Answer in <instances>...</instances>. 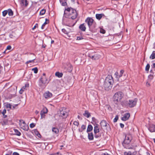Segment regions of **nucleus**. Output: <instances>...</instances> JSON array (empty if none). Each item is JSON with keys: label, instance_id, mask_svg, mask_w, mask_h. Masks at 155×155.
<instances>
[{"label": "nucleus", "instance_id": "1", "mask_svg": "<svg viewBox=\"0 0 155 155\" xmlns=\"http://www.w3.org/2000/svg\"><path fill=\"white\" fill-rule=\"evenodd\" d=\"M123 96V94L121 92L119 91L116 93L113 96L114 101L117 104V102L120 101Z\"/></svg>", "mask_w": 155, "mask_h": 155}, {"label": "nucleus", "instance_id": "2", "mask_svg": "<svg viewBox=\"0 0 155 155\" xmlns=\"http://www.w3.org/2000/svg\"><path fill=\"white\" fill-rule=\"evenodd\" d=\"M66 10L69 12L70 17L72 19H75L77 16V13L75 10L70 7L66 9Z\"/></svg>", "mask_w": 155, "mask_h": 155}, {"label": "nucleus", "instance_id": "3", "mask_svg": "<svg viewBox=\"0 0 155 155\" xmlns=\"http://www.w3.org/2000/svg\"><path fill=\"white\" fill-rule=\"evenodd\" d=\"M68 110L64 107L60 109L59 116L63 118H65L68 115Z\"/></svg>", "mask_w": 155, "mask_h": 155}, {"label": "nucleus", "instance_id": "4", "mask_svg": "<svg viewBox=\"0 0 155 155\" xmlns=\"http://www.w3.org/2000/svg\"><path fill=\"white\" fill-rule=\"evenodd\" d=\"M132 139L131 135L130 134H127L125 135V138L124 141L125 144H128L130 143Z\"/></svg>", "mask_w": 155, "mask_h": 155}, {"label": "nucleus", "instance_id": "5", "mask_svg": "<svg viewBox=\"0 0 155 155\" xmlns=\"http://www.w3.org/2000/svg\"><path fill=\"white\" fill-rule=\"evenodd\" d=\"M48 83L47 79L45 76H43L41 78L39 82V85L41 87L45 85Z\"/></svg>", "mask_w": 155, "mask_h": 155}, {"label": "nucleus", "instance_id": "6", "mask_svg": "<svg viewBox=\"0 0 155 155\" xmlns=\"http://www.w3.org/2000/svg\"><path fill=\"white\" fill-rule=\"evenodd\" d=\"M137 101V98H135L133 100H129L128 103L129 106L130 107H132L135 106Z\"/></svg>", "mask_w": 155, "mask_h": 155}, {"label": "nucleus", "instance_id": "7", "mask_svg": "<svg viewBox=\"0 0 155 155\" xmlns=\"http://www.w3.org/2000/svg\"><path fill=\"white\" fill-rule=\"evenodd\" d=\"M103 87L105 90L109 91L112 87V85L104 81Z\"/></svg>", "mask_w": 155, "mask_h": 155}, {"label": "nucleus", "instance_id": "8", "mask_svg": "<svg viewBox=\"0 0 155 155\" xmlns=\"http://www.w3.org/2000/svg\"><path fill=\"white\" fill-rule=\"evenodd\" d=\"M105 81L108 83L111 84H112L113 83V77L110 75H108L105 80Z\"/></svg>", "mask_w": 155, "mask_h": 155}, {"label": "nucleus", "instance_id": "9", "mask_svg": "<svg viewBox=\"0 0 155 155\" xmlns=\"http://www.w3.org/2000/svg\"><path fill=\"white\" fill-rule=\"evenodd\" d=\"M93 21V19L91 18H88L85 20V22L87 24L89 28L92 24Z\"/></svg>", "mask_w": 155, "mask_h": 155}, {"label": "nucleus", "instance_id": "10", "mask_svg": "<svg viewBox=\"0 0 155 155\" xmlns=\"http://www.w3.org/2000/svg\"><path fill=\"white\" fill-rule=\"evenodd\" d=\"M88 56L92 59L94 60H97L98 59H99L101 57L100 55L97 54H95L93 55L89 54Z\"/></svg>", "mask_w": 155, "mask_h": 155}, {"label": "nucleus", "instance_id": "11", "mask_svg": "<svg viewBox=\"0 0 155 155\" xmlns=\"http://www.w3.org/2000/svg\"><path fill=\"white\" fill-rule=\"evenodd\" d=\"M20 127L25 130H28V126L26 124H19Z\"/></svg>", "mask_w": 155, "mask_h": 155}, {"label": "nucleus", "instance_id": "12", "mask_svg": "<svg viewBox=\"0 0 155 155\" xmlns=\"http://www.w3.org/2000/svg\"><path fill=\"white\" fill-rule=\"evenodd\" d=\"M130 114L129 113H127L124 114L123 117L122 118V120L123 121H126L130 117Z\"/></svg>", "mask_w": 155, "mask_h": 155}, {"label": "nucleus", "instance_id": "13", "mask_svg": "<svg viewBox=\"0 0 155 155\" xmlns=\"http://www.w3.org/2000/svg\"><path fill=\"white\" fill-rule=\"evenodd\" d=\"M124 76H122L121 74H120L118 75V77H117V80L119 82H121L124 81L125 79V78H123Z\"/></svg>", "mask_w": 155, "mask_h": 155}, {"label": "nucleus", "instance_id": "14", "mask_svg": "<svg viewBox=\"0 0 155 155\" xmlns=\"http://www.w3.org/2000/svg\"><path fill=\"white\" fill-rule=\"evenodd\" d=\"M52 94L51 93L49 92V91L46 92L44 94V97L46 98H48L51 97L52 96Z\"/></svg>", "mask_w": 155, "mask_h": 155}, {"label": "nucleus", "instance_id": "15", "mask_svg": "<svg viewBox=\"0 0 155 155\" xmlns=\"http://www.w3.org/2000/svg\"><path fill=\"white\" fill-rule=\"evenodd\" d=\"M31 56L32 57V60H29L26 62L25 64H28L29 63H31L34 62V61L36 59L35 56L34 54H31Z\"/></svg>", "mask_w": 155, "mask_h": 155}, {"label": "nucleus", "instance_id": "16", "mask_svg": "<svg viewBox=\"0 0 155 155\" xmlns=\"http://www.w3.org/2000/svg\"><path fill=\"white\" fill-rule=\"evenodd\" d=\"M149 130L151 132H155V125L153 124L150 125Z\"/></svg>", "mask_w": 155, "mask_h": 155}, {"label": "nucleus", "instance_id": "17", "mask_svg": "<svg viewBox=\"0 0 155 155\" xmlns=\"http://www.w3.org/2000/svg\"><path fill=\"white\" fill-rule=\"evenodd\" d=\"M98 125L96 124L94 127V132L95 134L98 133L99 132Z\"/></svg>", "mask_w": 155, "mask_h": 155}, {"label": "nucleus", "instance_id": "18", "mask_svg": "<svg viewBox=\"0 0 155 155\" xmlns=\"http://www.w3.org/2000/svg\"><path fill=\"white\" fill-rule=\"evenodd\" d=\"M100 125L101 127H105L107 126V123L106 121L105 120H102L100 122Z\"/></svg>", "mask_w": 155, "mask_h": 155}, {"label": "nucleus", "instance_id": "19", "mask_svg": "<svg viewBox=\"0 0 155 155\" xmlns=\"http://www.w3.org/2000/svg\"><path fill=\"white\" fill-rule=\"evenodd\" d=\"M80 29L83 31H85L86 29V27L84 25V24H81L79 26Z\"/></svg>", "mask_w": 155, "mask_h": 155}, {"label": "nucleus", "instance_id": "20", "mask_svg": "<svg viewBox=\"0 0 155 155\" xmlns=\"http://www.w3.org/2000/svg\"><path fill=\"white\" fill-rule=\"evenodd\" d=\"M21 4L22 6L25 5V6H27L28 3L27 2V0H21Z\"/></svg>", "mask_w": 155, "mask_h": 155}, {"label": "nucleus", "instance_id": "21", "mask_svg": "<svg viewBox=\"0 0 155 155\" xmlns=\"http://www.w3.org/2000/svg\"><path fill=\"white\" fill-rule=\"evenodd\" d=\"M55 75L56 76L58 77V78H60L62 77L63 74L62 73L57 72L55 73Z\"/></svg>", "mask_w": 155, "mask_h": 155}, {"label": "nucleus", "instance_id": "22", "mask_svg": "<svg viewBox=\"0 0 155 155\" xmlns=\"http://www.w3.org/2000/svg\"><path fill=\"white\" fill-rule=\"evenodd\" d=\"M104 15L103 14H96V17L97 19L100 20Z\"/></svg>", "mask_w": 155, "mask_h": 155}, {"label": "nucleus", "instance_id": "23", "mask_svg": "<svg viewBox=\"0 0 155 155\" xmlns=\"http://www.w3.org/2000/svg\"><path fill=\"white\" fill-rule=\"evenodd\" d=\"M88 138L90 140H92L94 138L93 134L92 133H88Z\"/></svg>", "mask_w": 155, "mask_h": 155}, {"label": "nucleus", "instance_id": "24", "mask_svg": "<svg viewBox=\"0 0 155 155\" xmlns=\"http://www.w3.org/2000/svg\"><path fill=\"white\" fill-rule=\"evenodd\" d=\"M48 109L46 107H44L43 108V109L41 110V114H46L48 112Z\"/></svg>", "mask_w": 155, "mask_h": 155}, {"label": "nucleus", "instance_id": "25", "mask_svg": "<svg viewBox=\"0 0 155 155\" xmlns=\"http://www.w3.org/2000/svg\"><path fill=\"white\" fill-rule=\"evenodd\" d=\"M93 129V127L91 125H89L88 126L87 129V132H90Z\"/></svg>", "mask_w": 155, "mask_h": 155}, {"label": "nucleus", "instance_id": "26", "mask_svg": "<svg viewBox=\"0 0 155 155\" xmlns=\"http://www.w3.org/2000/svg\"><path fill=\"white\" fill-rule=\"evenodd\" d=\"M150 58L151 59L155 58V51H153L152 54L150 57Z\"/></svg>", "mask_w": 155, "mask_h": 155}, {"label": "nucleus", "instance_id": "27", "mask_svg": "<svg viewBox=\"0 0 155 155\" xmlns=\"http://www.w3.org/2000/svg\"><path fill=\"white\" fill-rule=\"evenodd\" d=\"M83 115L84 116L87 117V118L89 117L91 115L87 111H85V113Z\"/></svg>", "mask_w": 155, "mask_h": 155}, {"label": "nucleus", "instance_id": "28", "mask_svg": "<svg viewBox=\"0 0 155 155\" xmlns=\"http://www.w3.org/2000/svg\"><path fill=\"white\" fill-rule=\"evenodd\" d=\"M52 131L55 133V134H57L59 132V130L58 128L56 127H54L52 129Z\"/></svg>", "mask_w": 155, "mask_h": 155}, {"label": "nucleus", "instance_id": "29", "mask_svg": "<svg viewBox=\"0 0 155 155\" xmlns=\"http://www.w3.org/2000/svg\"><path fill=\"white\" fill-rule=\"evenodd\" d=\"M8 13L10 16H12L13 15V13L12 10L11 9H8Z\"/></svg>", "mask_w": 155, "mask_h": 155}, {"label": "nucleus", "instance_id": "30", "mask_svg": "<svg viewBox=\"0 0 155 155\" xmlns=\"http://www.w3.org/2000/svg\"><path fill=\"white\" fill-rule=\"evenodd\" d=\"M14 131L15 132V134L18 136H20L21 135V133L17 129H14Z\"/></svg>", "mask_w": 155, "mask_h": 155}, {"label": "nucleus", "instance_id": "31", "mask_svg": "<svg viewBox=\"0 0 155 155\" xmlns=\"http://www.w3.org/2000/svg\"><path fill=\"white\" fill-rule=\"evenodd\" d=\"M35 134L39 138L41 137V136L37 130H35Z\"/></svg>", "mask_w": 155, "mask_h": 155}, {"label": "nucleus", "instance_id": "32", "mask_svg": "<svg viewBox=\"0 0 155 155\" xmlns=\"http://www.w3.org/2000/svg\"><path fill=\"white\" fill-rule=\"evenodd\" d=\"M15 34L14 33H12L9 35V37L12 38H14L15 37Z\"/></svg>", "mask_w": 155, "mask_h": 155}, {"label": "nucleus", "instance_id": "33", "mask_svg": "<svg viewBox=\"0 0 155 155\" xmlns=\"http://www.w3.org/2000/svg\"><path fill=\"white\" fill-rule=\"evenodd\" d=\"M60 2L62 6H64L67 5V3L65 0L64 1L63 0H60Z\"/></svg>", "mask_w": 155, "mask_h": 155}, {"label": "nucleus", "instance_id": "34", "mask_svg": "<svg viewBox=\"0 0 155 155\" xmlns=\"http://www.w3.org/2000/svg\"><path fill=\"white\" fill-rule=\"evenodd\" d=\"M45 10L44 9H43L41 10V11H40V14L41 15H43L45 14Z\"/></svg>", "mask_w": 155, "mask_h": 155}, {"label": "nucleus", "instance_id": "35", "mask_svg": "<svg viewBox=\"0 0 155 155\" xmlns=\"http://www.w3.org/2000/svg\"><path fill=\"white\" fill-rule=\"evenodd\" d=\"M72 70V67L70 64L68 65V71L71 72Z\"/></svg>", "mask_w": 155, "mask_h": 155}, {"label": "nucleus", "instance_id": "36", "mask_svg": "<svg viewBox=\"0 0 155 155\" xmlns=\"http://www.w3.org/2000/svg\"><path fill=\"white\" fill-rule=\"evenodd\" d=\"M29 87L28 84H26L24 86H23L21 88L23 91L25 89L26 87Z\"/></svg>", "mask_w": 155, "mask_h": 155}, {"label": "nucleus", "instance_id": "37", "mask_svg": "<svg viewBox=\"0 0 155 155\" xmlns=\"http://www.w3.org/2000/svg\"><path fill=\"white\" fill-rule=\"evenodd\" d=\"M32 70L34 71V72L35 74H36L38 72V69L37 68H32Z\"/></svg>", "mask_w": 155, "mask_h": 155}, {"label": "nucleus", "instance_id": "38", "mask_svg": "<svg viewBox=\"0 0 155 155\" xmlns=\"http://www.w3.org/2000/svg\"><path fill=\"white\" fill-rule=\"evenodd\" d=\"M8 13V10H5L2 12V15L4 17Z\"/></svg>", "mask_w": 155, "mask_h": 155}, {"label": "nucleus", "instance_id": "39", "mask_svg": "<svg viewBox=\"0 0 155 155\" xmlns=\"http://www.w3.org/2000/svg\"><path fill=\"white\" fill-rule=\"evenodd\" d=\"M150 64H147L146 67V68H145V70L146 71H148L149 70V68H150Z\"/></svg>", "mask_w": 155, "mask_h": 155}, {"label": "nucleus", "instance_id": "40", "mask_svg": "<svg viewBox=\"0 0 155 155\" xmlns=\"http://www.w3.org/2000/svg\"><path fill=\"white\" fill-rule=\"evenodd\" d=\"M100 32L103 34H105V30L102 28H101L100 31Z\"/></svg>", "mask_w": 155, "mask_h": 155}, {"label": "nucleus", "instance_id": "41", "mask_svg": "<svg viewBox=\"0 0 155 155\" xmlns=\"http://www.w3.org/2000/svg\"><path fill=\"white\" fill-rule=\"evenodd\" d=\"M118 119V115H116L114 120V122L115 123L117 122Z\"/></svg>", "mask_w": 155, "mask_h": 155}, {"label": "nucleus", "instance_id": "42", "mask_svg": "<svg viewBox=\"0 0 155 155\" xmlns=\"http://www.w3.org/2000/svg\"><path fill=\"white\" fill-rule=\"evenodd\" d=\"M124 155H132L131 153L130 152H125L124 153Z\"/></svg>", "mask_w": 155, "mask_h": 155}, {"label": "nucleus", "instance_id": "43", "mask_svg": "<svg viewBox=\"0 0 155 155\" xmlns=\"http://www.w3.org/2000/svg\"><path fill=\"white\" fill-rule=\"evenodd\" d=\"M73 124L75 125L78 126L79 123L78 122L75 121L74 122Z\"/></svg>", "mask_w": 155, "mask_h": 155}, {"label": "nucleus", "instance_id": "44", "mask_svg": "<svg viewBox=\"0 0 155 155\" xmlns=\"http://www.w3.org/2000/svg\"><path fill=\"white\" fill-rule=\"evenodd\" d=\"M35 126V124L33 123L31 124L30 125V127L31 128H33Z\"/></svg>", "mask_w": 155, "mask_h": 155}, {"label": "nucleus", "instance_id": "45", "mask_svg": "<svg viewBox=\"0 0 155 155\" xmlns=\"http://www.w3.org/2000/svg\"><path fill=\"white\" fill-rule=\"evenodd\" d=\"M8 123V121L6 120H3V125H6Z\"/></svg>", "mask_w": 155, "mask_h": 155}, {"label": "nucleus", "instance_id": "46", "mask_svg": "<svg viewBox=\"0 0 155 155\" xmlns=\"http://www.w3.org/2000/svg\"><path fill=\"white\" fill-rule=\"evenodd\" d=\"M50 155H61V153H59V152H57L56 153L51 154Z\"/></svg>", "mask_w": 155, "mask_h": 155}, {"label": "nucleus", "instance_id": "47", "mask_svg": "<svg viewBox=\"0 0 155 155\" xmlns=\"http://www.w3.org/2000/svg\"><path fill=\"white\" fill-rule=\"evenodd\" d=\"M48 23H47V22H45V23L42 25L41 26V29H43L44 27L45 26V25Z\"/></svg>", "mask_w": 155, "mask_h": 155}, {"label": "nucleus", "instance_id": "48", "mask_svg": "<svg viewBox=\"0 0 155 155\" xmlns=\"http://www.w3.org/2000/svg\"><path fill=\"white\" fill-rule=\"evenodd\" d=\"M83 38L82 36H79L77 37V39L78 40L83 39Z\"/></svg>", "mask_w": 155, "mask_h": 155}, {"label": "nucleus", "instance_id": "49", "mask_svg": "<svg viewBox=\"0 0 155 155\" xmlns=\"http://www.w3.org/2000/svg\"><path fill=\"white\" fill-rule=\"evenodd\" d=\"M6 107L7 108H9L10 109L12 108L11 105L10 104H7L6 105Z\"/></svg>", "mask_w": 155, "mask_h": 155}, {"label": "nucleus", "instance_id": "50", "mask_svg": "<svg viewBox=\"0 0 155 155\" xmlns=\"http://www.w3.org/2000/svg\"><path fill=\"white\" fill-rule=\"evenodd\" d=\"M38 27V24L37 23L36 24L34 27L32 28V30H34L36 28Z\"/></svg>", "mask_w": 155, "mask_h": 155}, {"label": "nucleus", "instance_id": "51", "mask_svg": "<svg viewBox=\"0 0 155 155\" xmlns=\"http://www.w3.org/2000/svg\"><path fill=\"white\" fill-rule=\"evenodd\" d=\"M6 113V110L5 109L3 110V111L2 112H1V113L3 115H4V114Z\"/></svg>", "mask_w": 155, "mask_h": 155}, {"label": "nucleus", "instance_id": "52", "mask_svg": "<svg viewBox=\"0 0 155 155\" xmlns=\"http://www.w3.org/2000/svg\"><path fill=\"white\" fill-rule=\"evenodd\" d=\"M114 75H115L116 78L117 79V77H118V73L117 72H116L114 74Z\"/></svg>", "mask_w": 155, "mask_h": 155}, {"label": "nucleus", "instance_id": "53", "mask_svg": "<svg viewBox=\"0 0 155 155\" xmlns=\"http://www.w3.org/2000/svg\"><path fill=\"white\" fill-rule=\"evenodd\" d=\"M62 31L64 33V34H67V31H66L65 29H62Z\"/></svg>", "mask_w": 155, "mask_h": 155}, {"label": "nucleus", "instance_id": "54", "mask_svg": "<svg viewBox=\"0 0 155 155\" xmlns=\"http://www.w3.org/2000/svg\"><path fill=\"white\" fill-rule=\"evenodd\" d=\"M12 48V47L10 45H8L7 47V50H10Z\"/></svg>", "mask_w": 155, "mask_h": 155}, {"label": "nucleus", "instance_id": "55", "mask_svg": "<svg viewBox=\"0 0 155 155\" xmlns=\"http://www.w3.org/2000/svg\"><path fill=\"white\" fill-rule=\"evenodd\" d=\"M20 122L21 123H20L19 124H25V122L23 120H20Z\"/></svg>", "mask_w": 155, "mask_h": 155}, {"label": "nucleus", "instance_id": "56", "mask_svg": "<svg viewBox=\"0 0 155 155\" xmlns=\"http://www.w3.org/2000/svg\"><path fill=\"white\" fill-rule=\"evenodd\" d=\"M81 128L83 130H85L86 129V126L84 125H83L81 126Z\"/></svg>", "mask_w": 155, "mask_h": 155}, {"label": "nucleus", "instance_id": "57", "mask_svg": "<svg viewBox=\"0 0 155 155\" xmlns=\"http://www.w3.org/2000/svg\"><path fill=\"white\" fill-rule=\"evenodd\" d=\"M12 155H20L17 152H14L13 154Z\"/></svg>", "mask_w": 155, "mask_h": 155}, {"label": "nucleus", "instance_id": "58", "mask_svg": "<svg viewBox=\"0 0 155 155\" xmlns=\"http://www.w3.org/2000/svg\"><path fill=\"white\" fill-rule=\"evenodd\" d=\"M120 127L122 128H123L124 127V124L122 123L120 124Z\"/></svg>", "mask_w": 155, "mask_h": 155}, {"label": "nucleus", "instance_id": "59", "mask_svg": "<svg viewBox=\"0 0 155 155\" xmlns=\"http://www.w3.org/2000/svg\"><path fill=\"white\" fill-rule=\"evenodd\" d=\"M45 114H41V112L40 113V114H41V118H43L45 116Z\"/></svg>", "mask_w": 155, "mask_h": 155}, {"label": "nucleus", "instance_id": "60", "mask_svg": "<svg viewBox=\"0 0 155 155\" xmlns=\"http://www.w3.org/2000/svg\"><path fill=\"white\" fill-rule=\"evenodd\" d=\"M23 91H24L21 89L19 91V93L21 94H22Z\"/></svg>", "mask_w": 155, "mask_h": 155}, {"label": "nucleus", "instance_id": "61", "mask_svg": "<svg viewBox=\"0 0 155 155\" xmlns=\"http://www.w3.org/2000/svg\"><path fill=\"white\" fill-rule=\"evenodd\" d=\"M124 72V71L123 70H121L120 71V74H121L122 75V74H123Z\"/></svg>", "mask_w": 155, "mask_h": 155}, {"label": "nucleus", "instance_id": "62", "mask_svg": "<svg viewBox=\"0 0 155 155\" xmlns=\"http://www.w3.org/2000/svg\"><path fill=\"white\" fill-rule=\"evenodd\" d=\"M99 136L98 135H97L96 134H95V135L94 136V137L96 138H98L99 137Z\"/></svg>", "mask_w": 155, "mask_h": 155}, {"label": "nucleus", "instance_id": "63", "mask_svg": "<svg viewBox=\"0 0 155 155\" xmlns=\"http://www.w3.org/2000/svg\"><path fill=\"white\" fill-rule=\"evenodd\" d=\"M146 155H150V153L148 152H146Z\"/></svg>", "mask_w": 155, "mask_h": 155}, {"label": "nucleus", "instance_id": "64", "mask_svg": "<svg viewBox=\"0 0 155 155\" xmlns=\"http://www.w3.org/2000/svg\"><path fill=\"white\" fill-rule=\"evenodd\" d=\"M147 85L148 86H150V84L149 83H148V82H147Z\"/></svg>", "mask_w": 155, "mask_h": 155}]
</instances>
